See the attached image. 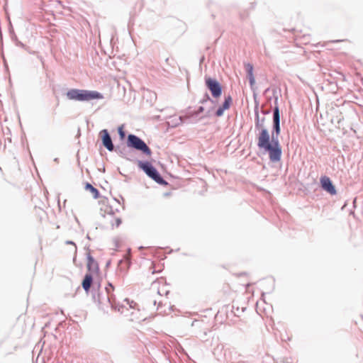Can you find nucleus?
<instances>
[{"instance_id":"nucleus-1","label":"nucleus","mask_w":363,"mask_h":363,"mask_svg":"<svg viewBox=\"0 0 363 363\" xmlns=\"http://www.w3.org/2000/svg\"><path fill=\"white\" fill-rule=\"evenodd\" d=\"M259 148L268 152L270 161L279 162L281 157V148L277 139L270 140L269 134L267 129L262 128L257 138Z\"/></svg>"},{"instance_id":"nucleus-2","label":"nucleus","mask_w":363,"mask_h":363,"mask_svg":"<svg viewBox=\"0 0 363 363\" xmlns=\"http://www.w3.org/2000/svg\"><path fill=\"white\" fill-rule=\"evenodd\" d=\"M66 95L67 99L69 100L79 101H89L94 99H103V95L98 91L77 89L69 90Z\"/></svg>"},{"instance_id":"nucleus-3","label":"nucleus","mask_w":363,"mask_h":363,"mask_svg":"<svg viewBox=\"0 0 363 363\" xmlns=\"http://www.w3.org/2000/svg\"><path fill=\"white\" fill-rule=\"evenodd\" d=\"M127 145L130 147H133L143 152L147 156H150L152 154L151 150L145 143L135 135L130 134L128 136Z\"/></svg>"},{"instance_id":"nucleus-4","label":"nucleus","mask_w":363,"mask_h":363,"mask_svg":"<svg viewBox=\"0 0 363 363\" xmlns=\"http://www.w3.org/2000/svg\"><path fill=\"white\" fill-rule=\"evenodd\" d=\"M138 167L143 169L148 177L160 184H166L157 170L149 162H138Z\"/></svg>"},{"instance_id":"nucleus-5","label":"nucleus","mask_w":363,"mask_h":363,"mask_svg":"<svg viewBox=\"0 0 363 363\" xmlns=\"http://www.w3.org/2000/svg\"><path fill=\"white\" fill-rule=\"evenodd\" d=\"M206 84L214 98H218L221 95V86L216 79L206 78Z\"/></svg>"},{"instance_id":"nucleus-6","label":"nucleus","mask_w":363,"mask_h":363,"mask_svg":"<svg viewBox=\"0 0 363 363\" xmlns=\"http://www.w3.org/2000/svg\"><path fill=\"white\" fill-rule=\"evenodd\" d=\"M321 187L331 195L336 194L337 191L330 179L327 176H323L320 179Z\"/></svg>"},{"instance_id":"nucleus-7","label":"nucleus","mask_w":363,"mask_h":363,"mask_svg":"<svg viewBox=\"0 0 363 363\" xmlns=\"http://www.w3.org/2000/svg\"><path fill=\"white\" fill-rule=\"evenodd\" d=\"M153 289H156L160 295L167 294V289L166 286V279L164 277H160L152 284Z\"/></svg>"},{"instance_id":"nucleus-8","label":"nucleus","mask_w":363,"mask_h":363,"mask_svg":"<svg viewBox=\"0 0 363 363\" xmlns=\"http://www.w3.org/2000/svg\"><path fill=\"white\" fill-rule=\"evenodd\" d=\"M98 273H92L89 272L85 274V277L82 281V286L86 292L90 290L91 284L93 282L94 276Z\"/></svg>"},{"instance_id":"nucleus-9","label":"nucleus","mask_w":363,"mask_h":363,"mask_svg":"<svg viewBox=\"0 0 363 363\" xmlns=\"http://www.w3.org/2000/svg\"><path fill=\"white\" fill-rule=\"evenodd\" d=\"M273 121H274V129L276 133L277 136H278L280 133V113L279 109L278 106H275L274 109L273 113Z\"/></svg>"},{"instance_id":"nucleus-10","label":"nucleus","mask_w":363,"mask_h":363,"mask_svg":"<svg viewBox=\"0 0 363 363\" xmlns=\"http://www.w3.org/2000/svg\"><path fill=\"white\" fill-rule=\"evenodd\" d=\"M102 133V141L103 145L109 150L112 151L113 150V145L112 143L111 138L106 130H103L101 131Z\"/></svg>"},{"instance_id":"nucleus-11","label":"nucleus","mask_w":363,"mask_h":363,"mask_svg":"<svg viewBox=\"0 0 363 363\" xmlns=\"http://www.w3.org/2000/svg\"><path fill=\"white\" fill-rule=\"evenodd\" d=\"M231 102H232L231 96H228V97H226L222 106H220L216 111V115L218 117L221 116L223 114L224 111L228 110L230 108Z\"/></svg>"},{"instance_id":"nucleus-12","label":"nucleus","mask_w":363,"mask_h":363,"mask_svg":"<svg viewBox=\"0 0 363 363\" xmlns=\"http://www.w3.org/2000/svg\"><path fill=\"white\" fill-rule=\"evenodd\" d=\"M87 268L89 272H92V273L99 272L98 264L91 255L87 257Z\"/></svg>"},{"instance_id":"nucleus-13","label":"nucleus","mask_w":363,"mask_h":363,"mask_svg":"<svg viewBox=\"0 0 363 363\" xmlns=\"http://www.w3.org/2000/svg\"><path fill=\"white\" fill-rule=\"evenodd\" d=\"M106 291L108 294V300L113 307V303L115 301V297L114 295L113 294V292L114 291L113 286L111 283H108V286L106 287Z\"/></svg>"},{"instance_id":"nucleus-14","label":"nucleus","mask_w":363,"mask_h":363,"mask_svg":"<svg viewBox=\"0 0 363 363\" xmlns=\"http://www.w3.org/2000/svg\"><path fill=\"white\" fill-rule=\"evenodd\" d=\"M85 189L86 191H89L94 199H98L99 197V191L89 183L86 184Z\"/></svg>"},{"instance_id":"nucleus-15","label":"nucleus","mask_w":363,"mask_h":363,"mask_svg":"<svg viewBox=\"0 0 363 363\" xmlns=\"http://www.w3.org/2000/svg\"><path fill=\"white\" fill-rule=\"evenodd\" d=\"M247 76L250 80V85L253 86L255 82L253 73L248 74Z\"/></svg>"},{"instance_id":"nucleus-16","label":"nucleus","mask_w":363,"mask_h":363,"mask_svg":"<svg viewBox=\"0 0 363 363\" xmlns=\"http://www.w3.org/2000/svg\"><path fill=\"white\" fill-rule=\"evenodd\" d=\"M246 69L248 74L253 73V66L251 64L246 65Z\"/></svg>"},{"instance_id":"nucleus-17","label":"nucleus","mask_w":363,"mask_h":363,"mask_svg":"<svg viewBox=\"0 0 363 363\" xmlns=\"http://www.w3.org/2000/svg\"><path fill=\"white\" fill-rule=\"evenodd\" d=\"M118 132H119V134H120L121 138H123L125 136V133H124V132L123 130V128L122 127L118 128Z\"/></svg>"},{"instance_id":"nucleus-18","label":"nucleus","mask_w":363,"mask_h":363,"mask_svg":"<svg viewBox=\"0 0 363 363\" xmlns=\"http://www.w3.org/2000/svg\"><path fill=\"white\" fill-rule=\"evenodd\" d=\"M130 250H128L127 254L125 255V258L127 259V260H129L130 259Z\"/></svg>"},{"instance_id":"nucleus-19","label":"nucleus","mask_w":363,"mask_h":363,"mask_svg":"<svg viewBox=\"0 0 363 363\" xmlns=\"http://www.w3.org/2000/svg\"><path fill=\"white\" fill-rule=\"evenodd\" d=\"M263 363H275L274 359H269L267 361H264Z\"/></svg>"},{"instance_id":"nucleus-20","label":"nucleus","mask_w":363,"mask_h":363,"mask_svg":"<svg viewBox=\"0 0 363 363\" xmlns=\"http://www.w3.org/2000/svg\"><path fill=\"white\" fill-rule=\"evenodd\" d=\"M66 243L67 244L73 245L74 246L75 250L77 249V247H76L75 244L73 242H72V241H67Z\"/></svg>"},{"instance_id":"nucleus-21","label":"nucleus","mask_w":363,"mask_h":363,"mask_svg":"<svg viewBox=\"0 0 363 363\" xmlns=\"http://www.w3.org/2000/svg\"><path fill=\"white\" fill-rule=\"evenodd\" d=\"M116 223H117V226H118L120 225V223H121L120 219L116 220Z\"/></svg>"},{"instance_id":"nucleus-22","label":"nucleus","mask_w":363,"mask_h":363,"mask_svg":"<svg viewBox=\"0 0 363 363\" xmlns=\"http://www.w3.org/2000/svg\"><path fill=\"white\" fill-rule=\"evenodd\" d=\"M137 319H142V320H145V318H138Z\"/></svg>"},{"instance_id":"nucleus-23","label":"nucleus","mask_w":363,"mask_h":363,"mask_svg":"<svg viewBox=\"0 0 363 363\" xmlns=\"http://www.w3.org/2000/svg\"><path fill=\"white\" fill-rule=\"evenodd\" d=\"M341 40H335V42H340Z\"/></svg>"}]
</instances>
